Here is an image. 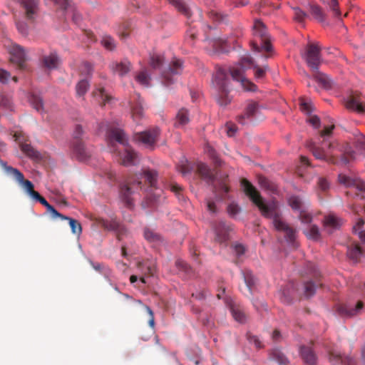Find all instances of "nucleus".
Instances as JSON below:
<instances>
[{"instance_id":"obj_1","label":"nucleus","mask_w":365,"mask_h":365,"mask_svg":"<svg viewBox=\"0 0 365 365\" xmlns=\"http://www.w3.org/2000/svg\"><path fill=\"white\" fill-rule=\"evenodd\" d=\"M241 184L246 195L258 207L262 215L265 217L272 219L274 228L277 231L283 232L287 242L292 244L294 247H296L295 239L297 231L282 220L277 202L272 201L269 203H264L259 192L247 180L242 179Z\"/></svg>"},{"instance_id":"obj_2","label":"nucleus","mask_w":365,"mask_h":365,"mask_svg":"<svg viewBox=\"0 0 365 365\" xmlns=\"http://www.w3.org/2000/svg\"><path fill=\"white\" fill-rule=\"evenodd\" d=\"M145 178L150 187H155L157 183L158 173L154 170L145 169L142 173L129 176L119 187V195L122 202L129 208L133 207V195L138 188H142V178Z\"/></svg>"},{"instance_id":"obj_3","label":"nucleus","mask_w":365,"mask_h":365,"mask_svg":"<svg viewBox=\"0 0 365 365\" xmlns=\"http://www.w3.org/2000/svg\"><path fill=\"white\" fill-rule=\"evenodd\" d=\"M250 68H253L255 69V76L256 78H264L266 71L268 69L267 66H264L261 68L257 65H255L252 58L250 56H246L242 58L238 64L230 68V73L234 80L241 83L245 90L254 91L256 90V86L249 81L244 76L245 71Z\"/></svg>"},{"instance_id":"obj_4","label":"nucleus","mask_w":365,"mask_h":365,"mask_svg":"<svg viewBox=\"0 0 365 365\" xmlns=\"http://www.w3.org/2000/svg\"><path fill=\"white\" fill-rule=\"evenodd\" d=\"M106 138L111 152H115V142L124 147V153L120 155V163L123 165L129 166L135 164L137 153L128 144V139L125 132L118 128H108L106 131Z\"/></svg>"},{"instance_id":"obj_5","label":"nucleus","mask_w":365,"mask_h":365,"mask_svg":"<svg viewBox=\"0 0 365 365\" xmlns=\"http://www.w3.org/2000/svg\"><path fill=\"white\" fill-rule=\"evenodd\" d=\"M252 29L254 36L253 40L251 41L252 50L257 52L262 51L267 53L271 52L272 47L270 36L265 25L260 20L256 19Z\"/></svg>"},{"instance_id":"obj_6","label":"nucleus","mask_w":365,"mask_h":365,"mask_svg":"<svg viewBox=\"0 0 365 365\" xmlns=\"http://www.w3.org/2000/svg\"><path fill=\"white\" fill-rule=\"evenodd\" d=\"M334 128V125L325 126L320 132L321 137L324 138L322 146L317 145L314 143L312 144L310 146V150L312 152L313 155L317 159L322 160L329 163H335L334 156L331 152L334 148V144L331 142H327L325 138L331 134Z\"/></svg>"},{"instance_id":"obj_7","label":"nucleus","mask_w":365,"mask_h":365,"mask_svg":"<svg viewBox=\"0 0 365 365\" xmlns=\"http://www.w3.org/2000/svg\"><path fill=\"white\" fill-rule=\"evenodd\" d=\"M228 76L222 68H219L212 78V84L217 91V101L220 106H227L231 102L229 95Z\"/></svg>"},{"instance_id":"obj_8","label":"nucleus","mask_w":365,"mask_h":365,"mask_svg":"<svg viewBox=\"0 0 365 365\" xmlns=\"http://www.w3.org/2000/svg\"><path fill=\"white\" fill-rule=\"evenodd\" d=\"M83 133L81 125H77L73 132V140L71 145V155L80 161H84L90 157V153L85 148L81 140Z\"/></svg>"},{"instance_id":"obj_9","label":"nucleus","mask_w":365,"mask_h":365,"mask_svg":"<svg viewBox=\"0 0 365 365\" xmlns=\"http://www.w3.org/2000/svg\"><path fill=\"white\" fill-rule=\"evenodd\" d=\"M320 51L321 48L318 43H309L306 47L303 58L312 71H317L319 68L322 62Z\"/></svg>"},{"instance_id":"obj_10","label":"nucleus","mask_w":365,"mask_h":365,"mask_svg":"<svg viewBox=\"0 0 365 365\" xmlns=\"http://www.w3.org/2000/svg\"><path fill=\"white\" fill-rule=\"evenodd\" d=\"M339 182L351 189L346 192L347 196L355 195L360 198L364 197L363 194L356 192H365V182L364 181L358 178H351L346 175L340 174L339 175Z\"/></svg>"},{"instance_id":"obj_11","label":"nucleus","mask_w":365,"mask_h":365,"mask_svg":"<svg viewBox=\"0 0 365 365\" xmlns=\"http://www.w3.org/2000/svg\"><path fill=\"white\" fill-rule=\"evenodd\" d=\"M262 108L257 102L250 101L245 108V113L238 117V122L242 125H245L248 122L259 118Z\"/></svg>"},{"instance_id":"obj_12","label":"nucleus","mask_w":365,"mask_h":365,"mask_svg":"<svg viewBox=\"0 0 365 365\" xmlns=\"http://www.w3.org/2000/svg\"><path fill=\"white\" fill-rule=\"evenodd\" d=\"M160 130L158 128L138 133L135 135V140L144 144L146 147L152 148L158 141Z\"/></svg>"},{"instance_id":"obj_13","label":"nucleus","mask_w":365,"mask_h":365,"mask_svg":"<svg viewBox=\"0 0 365 365\" xmlns=\"http://www.w3.org/2000/svg\"><path fill=\"white\" fill-rule=\"evenodd\" d=\"M182 71V61L180 59L174 58L169 66L168 71L162 73L163 82L168 86L173 83L171 76L180 74Z\"/></svg>"},{"instance_id":"obj_14","label":"nucleus","mask_w":365,"mask_h":365,"mask_svg":"<svg viewBox=\"0 0 365 365\" xmlns=\"http://www.w3.org/2000/svg\"><path fill=\"white\" fill-rule=\"evenodd\" d=\"M215 240L218 243L226 242L229 240V232L232 230L231 226L223 221L217 222L215 225Z\"/></svg>"},{"instance_id":"obj_15","label":"nucleus","mask_w":365,"mask_h":365,"mask_svg":"<svg viewBox=\"0 0 365 365\" xmlns=\"http://www.w3.org/2000/svg\"><path fill=\"white\" fill-rule=\"evenodd\" d=\"M14 137L24 153L32 158H39V153L30 144L26 143L25 137L21 132H16Z\"/></svg>"},{"instance_id":"obj_16","label":"nucleus","mask_w":365,"mask_h":365,"mask_svg":"<svg viewBox=\"0 0 365 365\" xmlns=\"http://www.w3.org/2000/svg\"><path fill=\"white\" fill-rule=\"evenodd\" d=\"M10 55L11 61L16 64L20 69H24L26 61V55L24 48L19 45H13L10 48Z\"/></svg>"},{"instance_id":"obj_17","label":"nucleus","mask_w":365,"mask_h":365,"mask_svg":"<svg viewBox=\"0 0 365 365\" xmlns=\"http://www.w3.org/2000/svg\"><path fill=\"white\" fill-rule=\"evenodd\" d=\"M9 169L11 171L9 175L14 178V179L24 187V189L31 197L34 195V192H37L34 189L33 183L29 180H25L23 173H21L18 169Z\"/></svg>"},{"instance_id":"obj_18","label":"nucleus","mask_w":365,"mask_h":365,"mask_svg":"<svg viewBox=\"0 0 365 365\" xmlns=\"http://www.w3.org/2000/svg\"><path fill=\"white\" fill-rule=\"evenodd\" d=\"M345 106L347 109L356 111L359 113H365V103H364L358 93H351L348 96Z\"/></svg>"},{"instance_id":"obj_19","label":"nucleus","mask_w":365,"mask_h":365,"mask_svg":"<svg viewBox=\"0 0 365 365\" xmlns=\"http://www.w3.org/2000/svg\"><path fill=\"white\" fill-rule=\"evenodd\" d=\"M22 6L25 16L29 20H34L38 13L37 0H17Z\"/></svg>"},{"instance_id":"obj_20","label":"nucleus","mask_w":365,"mask_h":365,"mask_svg":"<svg viewBox=\"0 0 365 365\" xmlns=\"http://www.w3.org/2000/svg\"><path fill=\"white\" fill-rule=\"evenodd\" d=\"M364 302L362 301H358L354 306L352 304H344L339 307V312L341 314L353 317L360 314L364 308Z\"/></svg>"},{"instance_id":"obj_21","label":"nucleus","mask_w":365,"mask_h":365,"mask_svg":"<svg viewBox=\"0 0 365 365\" xmlns=\"http://www.w3.org/2000/svg\"><path fill=\"white\" fill-rule=\"evenodd\" d=\"M329 361L331 365H356L352 358L345 356L336 351L329 352Z\"/></svg>"},{"instance_id":"obj_22","label":"nucleus","mask_w":365,"mask_h":365,"mask_svg":"<svg viewBox=\"0 0 365 365\" xmlns=\"http://www.w3.org/2000/svg\"><path fill=\"white\" fill-rule=\"evenodd\" d=\"M243 275L244 281L245 283V287H240L241 292L247 297H250L252 294V289L255 284V279L249 269H245L242 272Z\"/></svg>"},{"instance_id":"obj_23","label":"nucleus","mask_w":365,"mask_h":365,"mask_svg":"<svg viewBox=\"0 0 365 365\" xmlns=\"http://www.w3.org/2000/svg\"><path fill=\"white\" fill-rule=\"evenodd\" d=\"M100 225L107 230L115 231L117 234V237L119 240H121L122 235L125 232V230L123 225H121L116 220H101Z\"/></svg>"},{"instance_id":"obj_24","label":"nucleus","mask_w":365,"mask_h":365,"mask_svg":"<svg viewBox=\"0 0 365 365\" xmlns=\"http://www.w3.org/2000/svg\"><path fill=\"white\" fill-rule=\"evenodd\" d=\"M197 172L203 180L209 183H213L215 180V175L212 170L203 163H197Z\"/></svg>"},{"instance_id":"obj_25","label":"nucleus","mask_w":365,"mask_h":365,"mask_svg":"<svg viewBox=\"0 0 365 365\" xmlns=\"http://www.w3.org/2000/svg\"><path fill=\"white\" fill-rule=\"evenodd\" d=\"M300 354L304 362L307 365L316 364L317 356L310 346H302L300 347Z\"/></svg>"},{"instance_id":"obj_26","label":"nucleus","mask_w":365,"mask_h":365,"mask_svg":"<svg viewBox=\"0 0 365 365\" xmlns=\"http://www.w3.org/2000/svg\"><path fill=\"white\" fill-rule=\"evenodd\" d=\"M41 62L45 68L55 69L58 67L60 59L55 52H51L48 55L42 56Z\"/></svg>"},{"instance_id":"obj_27","label":"nucleus","mask_w":365,"mask_h":365,"mask_svg":"<svg viewBox=\"0 0 365 365\" xmlns=\"http://www.w3.org/2000/svg\"><path fill=\"white\" fill-rule=\"evenodd\" d=\"M130 63L128 60H124L120 62H113L110 65V68L115 73L120 76L128 73L130 70Z\"/></svg>"},{"instance_id":"obj_28","label":"nucleus","mask_w":365,"mask_h":365,"mask_svg":"<svg viewBox=\"0 0 365 365\" xmlns=\"http://www.w3.org/2000/svg\"><path fill=\"white\" fill-rule=\"evenodd\" d=\"M324 225L329 232H331L334 230L340 227L341 225V220L333 215H329L324 218Z\"/></svg>"},{"instance_id":"obj_29","label":"nucleus","mask_w":365,"mask_h":365,"mask_svg":"<svg viewBox=\"0 0 365 365\" xmlns=\"http://www.w3.org/2000/svg\"><path fill=\"white\" fill-rule=\"evenodd\" d=\"M190 121L188 110L185 108H181L178 110L176 117L175 126L177 128H182Z\"/></svg>"},{"instance_id":"obj_30","label":"nucleus","mask_w":365,"mask_h":365,"mask_svg":"<svg viewBox=\"0 0 365 365\" xmlns=\"http://www.w3.org/2000/svg\"><path fill=\"white\" fill-rule=\"evenodd\" d=\"M93 95L101 106H105L106 103H109L112 98L103 88H97L93 92Z\"/></svg>"},{"instance_id":"obj_31","label":"nucleus","mask_w":365,"mask_h":365,"mask_svg":"<svg viewBox=\"0 0 365 365\" xmlns=\"http://www.w3.org/2000/svg\"><path fill=\"white\" fill-rule=\"evenodd\" d=\"M314 72V79L320 83L324 88H330L332 85L331 80L329 77L324 73H322L317 69V71H312Z\"/></svg>"},{"instance_id":"obj_32","label":"nucleus","mask_w":365,"mask_h":365,"mask_svg":"<svg viewBox=\"0 0 365 365\" xmlns=\"http://www.w3.org/2000/svg\"><path fill=\"white\" fill-rule=\"evenodd\" d=\"M132 117L134 120H138L143 116V108L142 106V101L138 96L137 101L135 103H131Z\"/></svg>"},{"instance_id":"obj_33","label":"nucleus","mask_w":365,"mask_h":365,"mask_svg":"<svg viewBox=\"0 0 365 365\" xmlns=\"http://www.w3.org/2000/svg\"><path fill=\"white\" fill-rule=\"evenodd\" d=\"M362 254V250L357 243H354L348 247L347 255L354 262H358Z\"/></svg>"},{"instance_id":"obj_34","label":"nucleus","mask_w":365,"mask_h":365,"mask_svg":"<svg viewBox=\"0 0 365 365\" xmlns=\"http://www.w3.org/2000/svg\"><path fill=\"white\" fill-rule=\"evenodd\" d=\"M145 239L150 243H158L162 240L161 236L154 230L145 227L143 232Z\"/></svg>"},{"instance_id":"obj_35","label":"nucleus","mask_w":365,"mask_h":365,"mask_svg":"<svg viewBox=\"0 0 365 365\" xmlns=\"http://www.w3.org/2000/svg\"><path fill=\"white\" fill-rule=\"evenodd\" d=\"M180 12L183 14L187 17L191 16L190 9L182 0H168Z\"/></svg>"},{"instance_id":"obj_36","label":"nucleus","mask_w":365,"mask_h":365,"mask_svg":"<svg viewBox=\"0 0 365 365\" xmlns=\"http://www.w3.org/2000/svg\"><path fill=\"white\" fill-rule=\"evenodd\" d=\"M270 357L280 365H287L288 359L279 349H273L270 354Z\"/></svg>"},{"instance_id":"obj_37","label":"nucleus","mask_w":365,"mask_h":365,"mask_svg":"<svg viewBox=\"0 0 365 365\" xmlns=\"http://www.w3.org/2000/svg\"><path fill=\"white\" fill-rule=\"evenodd\" d=\"M305 235L311 240L314 241L319 240L320 239V232L319 227L315 225H312L309 229L304 231Z\"/></svg>"},{"instance_id":"obj_38","label":"nucleus","mask_w":365,"mask_h":365,"mask_svg":"<svg viewBox=\"0 0 365 365\" xmlns=\"http://www.w3.org/2000/svg\"><path fill=\"white\" fill-rule=\"evenodd\" d=\"M364 224L363 219L359 218L355 225L353 227V232L358 235L359 238L361 242H365V230H362L361 228Z\"/></svg>"},{"instance_id":"obj_39","label":"nucleus","mask_w":365,"mask_h":365,"mask_svg":"<svg viewBox=\"0 0 365 365\" xmlns=\"http://www.w3.org/2000/svg\"><path fill=\"white\" fill-rule=\"evenodd\" d=\"M319 285V283H314L312 281L305 282L304 285L305 296L307 297L313 296Z\"/></svg>"},{"instance_id":"obj_40","label":"nucleus","mask_w":365,"mask_h":365,"mask_svg":"<svg viewBox=\"0 0 365 365\" xmlns=\"http://www.w3.org/2000/svg\"><path fill=\"white\" fill-rule=\"evenodd\" d=\"M101 44L103 46L109 51H113L116 47L115 40L110 36L105 35L102 37Z\"/></svg>"},{"instance_id":"obj_41","label":"nucleus","mask_w":365,"mask_h":365,"mask_svg":"<svg viewBox=\"0 0 365 365\" xmlns=\"http://www.w3.org/2000/svg\"><path fill=\"white\" fill-rule=\"evenodd\" d=\"M311 14L314 16V17L320 22H323L325 21V14L321 7L317 5H313L311 6Z\"/></svg>"},{"instance_id":"obj_42","label":"nucleus","mask_w":365,"mask_h":365,"mask_svg":"<svg viewBox=\"0 0 365 365\" xmlns=\"http://www.w3.org/2000/svg\"><path fill=\"white\" fill-rule=\"evenodd\" d=\"M88 87L89 83L86 80L83 79L80 81L76 87L77 96L79 97L83 96L87 92Z\"/></svg>"},{"instance_id":"obj_43","label":"nucleus","mask_w":365,"mask_h":365,"mask_svg":"<svg viewBox=\"0 0 365 365\" xmlns=\"http://www.w3.org/2000/svg\"><path fill=\"white\" fill-rule=\"evenodd\" d=\"M289 205L293 210L301 211L303 202L299 197L293 195L289 198Z\"/></svg>"},{"instance_id":"obj_44","label":"nucleus","mask_w":365,"mask_h":365,"mask_svg":"<svg viewBox=\"0 0 365 365\" xmlns=\"http://www.w3.org/2000/svg\"><path fill=\"white\" fill-rule=\"evenodd\" d=\"M66 220H68L72 232L75 235H80L82 232V227L80 222L78 220L71 217H68V219Z\"/></svg>"},{"instance_id":"obj_45","label":"nucleus","mask_w":365,"mask_h":365,"mask_svg":"<svg viewBox=\"0 0 365 365\" xmlns=\"http://www.w3.org/2000/svg\"><path fill=\"white\" fill-rule=\"evenodd\" d=\"M230 310H231L232 317H234V319L236 321H237L240 323H243L245 322V320H246L245 314L240 309L232 307L230 308Z\"/></svg>"},{"instance_id":"obj_46","label":"nucleus","mask_w":365,"mask_h":365,"mask_svg":"<svg viewBox=\"0 0 365 365\" xmlns=\"http://www.w3.org/2000/svg\"><path fill=\"white\" fill-rule=\"evenodd\" d=\"M259 182L262 187H264L268 190H270L273 192L277 190L276 185L264 177H260L259 179Z\"/></svg>"},{"instance_id":"obj_47","label":"nucleus","mask_w":365,"mask_h":365,"mask_svg":"<svg viewBox=\"0 0 365 365\" xmlns=\"http://www.w3.org/2000/svg\"><path fill=\"white\" fill-rule=\"evenodd\" d=\"M135 79L141 85L148 87L149 86V81H150V78L147 74L145 71H143L140 72V73L138 75L136 76Z\"/></svg>"},{"instance_id":"obj_48","label":"nucleus","mask_w":365,"mask_h":365,"mask_svg":"<svg viewBox=\"0 0 365 365\" xmlns=\"http://www.w3.org/2000/svg\"><path fill=\"white\" fill-rule=\"evenodd\" d=\"M163 57L160 55L153 54L150 56V64L153 68H158L163 64Z\"/></svg>"},{"instance_id":"obj_49","label":"nucleus","mask_w":365,"mask_h":365,"mask_svg":"<svg viewBox=\"0 0 365 365\" xmlns=\"http://www.w3.org/2000/svg\"><path fill=\"white\" fill-rule=\"evenodd\" d=\"M209 44L211 45L213 47V50L215 52H222L224 51V48L222 47L223 43H225L221 39H216V40H208Z\"/></svg>"},{"instance_id":"obj_50","label":"nucleus","mask_w":365,"mask_h":365,"mask_svg":"<svg viewBox=\"0 0 365 365\" xmlns=\"http://www.w3.org/2000/svg\"><path fill=\"white\" fill-rule=\"evenodd\" d=\"M299 101L300 109L307 114L311 113L313 110L312 103L307 101L304 98H301Z\"/></svg>"},{"instance_id":"obj_51","label":"nucleus","mask_w":365,"mask_h":365,"mask_svg":"<svg viewBox=\"0 0 365 365\" xmlns=\"http://www.w3.org/2000/svg\"><path fill=\"white\" fill-rule=\"evenodd\" d=\"M355 153L351 150H346L341 157V162L344 164L350 163L351 160L354 158Z\"/></svg>"},{"instance_id":"obj_52","label":"nucleus","mask_w":365,"mask_h":365,"mask_svg":"<svg viewBox=\"0 0 365 365\" xmlns=\"http://www.w3.org/2000/svg\"><path fill=\"white\" fill-rule=\"evenodd\" d=\"M299 218L301 222L304 224H309L312 220V215L303 210L299 211Z\"/></svg>"},{"instance_id":"obj_53","label":"nucleus","mask_w":365,"mask_h":365,"mask_svg":"<svg viewBox=\"0 0 365 365\" xmlns=\"http://www.w3.org/2000/svg\"><path fill=\"white\" fill-rule=\"evenodd\" d=\"M247 338L249 342L251 344H254L257 349H260L262 347V344L257 336L252 335L251 334H247Z\"/></svg>"},{"instance_id":"obj_54","label":"nucleus","mask_w":365,"mask_h":365,"mask_svg":"<svg viewBox=\"0 0 365 365\" xmlns=\"http://www.w3.org/2000/svg\"><path fill=\"white\" fill-rule=\"evenodd\" d=\"M329 8L336 17L339 18L341 16L338 0H331L329 3Z\"/></svg>"},{"instance_id":"obj_55","label":"nucleus","mask_w":365,"mask_h":365,"mask_svg":"<svg viewBox=\"0 0 365 365\" xmlns=\"http://www.w3.org/2000/svg\"><path fill=\"white\" fill-rule=\"evenodd\" d=\"M31 101L34 108L37 111H41L43 109V102L41 98L38 96H33Z\"/></svg>"},{"instance_id":"obj_56","label":"nucleus","mask_w":365,"mask_h":365,"mask_svg":"<svg viewBox=\"0 0 365 365\" xmlns=\"http://www.w3.org/2000/svg\"><path fill=\"white\" fill-rule=\"evenodd\" d=\"M207 154L213 160L217 166H220L221 165V160L218 158L216 151L213 148L208 147Z\"/></svg>"},{"instance_id":"obj_57","label":"nucleus","mask_w":365,"mask_h":365,"mask_svg":"<svg viewBox=\"0 0 365 365\" xmlns=\"http://www.w3.org/2000/svg\"><path fill=\"white\" fill-rule=\"evenodd\" d=\"M317 186L322 191H326L329 187V183L326 178L320 177L318 178Z\"/></svg>"},{"instance_id":"obj_58","label":"nucleus","mask_w":365,"mask_h":365,"mask_svg":"<svg viewBox=\"0 0 365 365\" xmlns=\"http://www.w3.org/2000/svg\"><path fill=\"white\" fill-rule=\"evenodd\" d=\"M16 27H17V29L19 30V31L22 34V35H27L28 34V32H29V26L28 25L24 23V21H18L16 22Z\"/></svg>"},{"instance_id":"obj_59","label":"nucleus","mask_w":365,"mask_h":365,"mask_svg":"<svg viewBox=\"0 0 365 365\" xmlns=\"http://www.w3.org/2000/svg\"><path fill=\"white\" fill-rule=\"evenodd\" d=\"M31 197L36 200V201H38L43 205H44L47 210L51 206V205L46 201V200L44 197H43L38 192H34V195Z\"/></svg>"},{"instance_id":"obj_60","label":"nucleus","mask_w":365,"mask_h":365,"mask_svg":"<svg viewBox=\"0 0 365 365\" xmlns=\"http://www.w3.org/2000/svg\"><path fill=\"white\" fill-rule=\"evenodd\" d=\"M47 210L51 214V217L53 219H56L57 217H59L61 220L68 219V217H66L58 212L52 205H51Z\"/></svg>"},{"instance_id":"obj_61","label":"nucleus","mask_w":365,"mask_h":365,"mask_svg":"<svg viewBox=\"0 0 365 365\" xmlns=\"http://www.w3.org/2000/svg\"><path fill=\"white\" fill-rule=\"evenodd\" d=\"M10 78V73L3 68H0V82L1 83H7Z\"/></svg>"},{"instance_id":"obj_62","label":"nucleus","mask_w":365,"mask_h":365,"mask_svg":"<svg viewBox=\"0 0 365 365\" xmlns=\"http://www.w3.org/2000/svg\"><path fill=\"white\" fill-rule=\"evenodd\" d=\"M90 264L95 270L101 273H106V272L108 270V269L106 267V266L103 264L94 263L93 261H90Z\"/></svg>"},{"instance_id":"obj_63","label":"nucleus","mask_w":365,"mask_h":365,"mask_svg":"<svg viewBox=\"0 0 365 365\" xmlns=\"http://www.w3.org/2000/svg\"><path fill=\"white\" fill-rule=\"evenodd\" d=\"M227 211L231 216H235L240 211V207L235 203H231L227 207Z\"/></svg>"},{"instance_id":"obj_64","label":"nucleus","mask_w":365,"mask_h":365,"mask_svg":"<svg viewBox=\"0 0 365 365\" xmlns=\"http://www.w3.org/2000/svg\"><path fill=\"white\" fill-rule=\"evenodd\" d=\"M93 66L88 62H85L82 64L81 72L85 75H90L92 73Z\"/></svg>"}]
</instances>
